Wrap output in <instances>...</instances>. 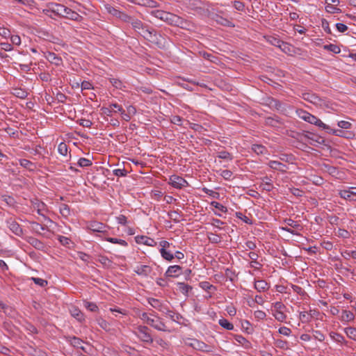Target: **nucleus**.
<instances>
[{"label": "nucleus", "mask_w": 356, "mask_h": 356, "mask_svg": "<svg viewBox=\"0 0 356 356\" xmlns=\"http://www.w3.org/2000/svg\"><path fill=\"white\" fill-rule=\"evenodd\" d=\"M339 194L340 197L343 199L348 200L350 201H356V198H353L352 195H350V191L349 188L341 190Z\"/></svg>", "instance_id": "nucleus-27"}, {"label": "nucleus", "mask_w": 356, "mask_h": 356, "mask_svg": "<svg viewBox=\"0 0 356 356\" xmlns=\"http://www.w3.org/2000/svg\"><path fill=\"white\" fill-rule=\"evenodd\" d=\"M209 241L212 243H219L221 242V237L216 234L209 233L208 235Z\"/></svg>", "instance_id": "nucleus-45"}, {"label": "nucleus", "mask_w": 356, "mask_h": 356, "mask_svg": "<svg viewBox=\"0 0 356 356\" xmlns=\"http://www.w3.org/2000/svg\"><path fill=\"white\" fill-rule=\"evenodd\" d=\"M324 49H327L330 51H332L334 54H339L341 51L340 48L337 45L334 44H330L325 45Z\"/></svg>", "instance_id": "nucleus-48"}, {"label": "nucleus", "mask_w": 356, "mask_h": 356, "mask_svg": "<svg viewBox=\"0 0 356 356\" xmlns=\"http://www.w3.org/2000/svg\"><path fill=\"white\" fill-rule=\"evenodd\" d=\"M267 41L268 43H270V44L275 46V47H280L281 43H282V40H280L279 38H277L274 36H269L267 39Z\"/></svg>", "instance_id": "nucleus-46"}, {"label": "nucleus", "mask_w": 356, "mask_h": 356, "mask_svg": "<svg viewBox=\"0 0 356 356\" xmlns=\"http://www.w3.org/2000/svg\"><path fill=\"white\" fill-rule=\"evenodd\" d=\"M297 114L300 119L306 122L309 113L302 109H298L297 110Z\"/></svg>", "instance_id": "nucleus-60"}, {"label": "nucleus", "mask_w": 356, "mask_h": 356, "mask_svg": "<svg viewBox=\"0 0 356 356\" xmlns=\"http://www.w3.org/2000/svg\"><path fill=\"white\" fill-rule=\"evenodd\" d=\"M85 307L90 312H97L98 310V307L95 303L86 302Z\"/></svg>", "instance_id": "nucleus-64"}, {"label": "nucleus", "mask_w": 356, "mask_h": 356, "mask_svg": "<svg viewBox=\"0 0 356 356\" xmlns=\"http://www.w3.org/2000/svg\"><path fill=\"white\" fill-rule=\"evenodd\" d=\"M60 213L64 218H67L70 215V209L68 205L61 204L59 207Z\"/></svg>", "instance_id": "nucleus-30"}, {"label": "nucleus", "mask_w": 356, "mask_h": 356, "mask_svg": "<svg viewBox=\"0 0 356 356\" xmlns=\"http://www.w3.org/2000/svg\"><path fill=\"white\" fill-rule=\"evenodd\" d=\"M97 261L107 268L110 267L112 264V261L107 257L103 255L98 256Z\"/></svg>", "instance_id": "nucleus-36"}, {"label": "nucleus", "mask_w": 356, "mask_h": 356, "mask_svg": "<svg viewBox=\"0 0 356 356\" xmlns=\"http://www.w3.org/2000/svg\"><path fill=\"white\" fill-rule=\"evenodd\" d=\"M284 223L287 227H282V229L293 235L297 234V233L294 231L293 229L297 230H301V225L297 222L291 218H286L284 220Z\"/></svg>", "instance_id": "nucleus-9"}, {"label": "nucleus", "mask_w": 356, "mask_h": 356, "mask_svg": "<svg viewBox=\"0 0 356 356\" xmlns=\"http://www.w3.org/2000/svg\"><path fill=\"white\" fill-rule=\"evenodd\" d=\"M344 332L347 337L350 339L356 341V328L353 327H348L344 329Z\"/></svg>", "instance_id": "nucleus-28"}, {"label": "nucleus", "mask_w": 356, "mask_h": 356, "mask_svg": "<svg viewBox=\"0 0 356 356\" xmlns=\"http://www.w3.org/2000/svg\"><path fill=\"white\" fill-rule=\"evenodd\" d=\"M1 200L5 202L8 205L12 206L15 203V200L13 197L9 195H2Z\"/></svg>", "instance_id": "nucleus-63"}, {"label": "nucleus", "mask_w": 356, "mask_h": 356, "mask_svg": "<svg viewBox=\"0 0 356 356\" xmlns=\"http://www.w3.org/2000/svg\"><path fill=\"white\" fill-rule=\"evenodd\" d=\"M88 228L93 232H104L106 226L102 222L93 221L88 225Z\"/></svg>", "instance_id": "nucleus-14"}, {"label": "nucleus", "mask_w": 356, "mask_h": 356, "mask_svg": "<svg viewBox=\"0 0 356 356\" xmlns=\"http://www.w3.org/2000/svg\"><path fill=\"white\" fill-rule=\"evenodd\" d=\"M58 151L60 154L66 156L68 152L67 145L65 143H60L58 146Z\"/></svg>", "instance_id": "nucleus-44"}, {"label": "nucleus", "mask_w": 356, "mask_h": 356, "mask_svg": "<svg viewBox=\"0 0 356 356\" xmlns=\"http://www.w3.org/2000/svg\"><path fill=\"white\" fill-rule=\"evenodd\" d=\"M181 268L178 265L170 266L166 270L165 275L167 277H177L181 274Z\"/></svg>", "instance_id": "nucleus-15"}, {"label": "nucleus", "mask_w": 356, "mask_h": 356, "mask_svg": "<svg viewBox=\"0 0 356 356\" xmlns=\"http://www.w3.org/2000/svg\"><path fill=\"white\" fill-rule=\"evenodd\" d=\"M106 241H108V242H110L111 243L119 244V245H122V246H127L128 245V243H127V242L126 241L122 240V239H120V238L108 237V238H106Z\"/></svg>", "instance_id": "nucleus-39"}, {"label": "nucleus", "mask_w": 356, "mask_h": 356, "mask_svg": "<svg viewBox=\"0 0 356 356\" xmlns=\"http://www.w3.org/2000/svg\"><path fill=\"white\" fill-rule=\"evenodd\" d=\"M152 16L155 17L170 25L177 26L182 29L186 28L188 22L181 17L161 10H154L150 12Z\"/></svg>", "instance_id": "nucleus-2"}, {"label": "nucleus", "mask_w": 356, "mask_h": 356, "mask_svg": "<svg viewBox=\"0 0 356 356\" xmlns=\"http://www.w3.org/2000/svg\"><path fill=\"white\" fill-rule=\"evenodd\" d=\"M199 286L202 289L207 292L216 291V287L207 281L200 282Z\"/></svg>", "instance_id": "nucleus-26"}, {"label": "nucleus", "mask_w": 356, "mask_h": 356, "mask_svg": "<svg viewBox=\"0 0 356 356\" xmlns=\"http://www.w3.org/2000/svg\"><path fill=\"white\" fill-rule=\"evenodd\" d=\"M64 17H66V18H68L70 19L74 20V21H80L81 19V16L79 13L71 10L69 8H67L66 14L65 15Z\"/></svg>", "instance_id": "nucleus-22"}, {"label": "nucleus", "mask_w": 356, "mask_h": 356, "mask_svg": "<svg viewBox=\"0 0 356 356\" xmlns=\"http://www.w3.org/2000/svg\"><path fill=\"white\" fill-rule=\"evenodd\" d=\"M92 161L86 158H81L78 161V165L80 167H88L92 165Z\"/></svg>", "instance_id": "nucleus-52"}, {"label": "nucleus", "mask_w": 356, "mask_h": 356, "mask_svg": "<svg viewBox=\"0 0 356 356\" xmlns=\"http://www.w3.org/2000/svg\"><path fill=\"white\" fill-rule=\"evenodd\" d=\"M302 98L316 106H321L323 103V100L321 97L312 92H303L302 94Z\"/></svg>", "instance_id": "nucleus-7"}, {"label": "nucleus", "mask_w": 356, "mask_h": 356, "mask_svg": "<svg viewBox=\"0 0 356 356\" xmlns=\"http://www.w3.org/2000/svg\"><path fill=\"white\" fill-rule=\"evenodd\" d=\"M218 157L228 161H232L233 159L232 155L227 151L219 152L218 153Z\"/></svg>", "instance_id": "nucleus-47"}, {"label": "nucleus", "mask_w": 356, "mask_h": 356, "mask_svg": "<svg viewBox=\"0 0 356 356\" xmlns=\"http://www.w3.org/2000/svg\"><path fill=\"white\" fill-rule=\"evenodd\" d=\"M337 125L344 129H349L352 127V124L350 122L345 121V120H341L339 121L337 123Z\"/></svg>", "instance_id": "nucleus-58"}, {"label": "nucleus", "mask_w": 356, "mask_h": 356, "mask_svg": "<svg viewBox=\"0 0 356 356\" xmlns=\"http://www.w3.org/2000/svg\"><path fill=\"white\" fill-rule=\"evenodd\" d=\"M13 94L19 98H25L27 96V92L22 89H15Z\"/></svg>", "instance_id": "nucleus-62"}, {"label": "nucleus", "mask_w": 356, "mask_h": 356, "mask_svg": "<svg viewBox=\"0 0 356 356\" xmlns=\"http://www.w3.org/2000/svg\"><path fill=\"white\" fill-rule=\"evenodd\" d=\"M291 47L289 43L282 41L279 48L284 53L289 54L291 51Z\"/></svg>", "instance_id": "nucleus-55"}, {"label": "nucleus", "mask_w": 356, "mask_h": 356, "mask_svg": "<svg viewBox=\"0 0 356 356\" xmlns=\"http://www.w3.org/2000/svg\"><path fill=\"white\" fill-rule=\"evenodd\" d=\"M284 312V311L273 312V316L279 322H284L286 319V315Z\"/></svg>", "instance_id": "nucleus-33"}, {"label": "nucleus", "mask_w": 356, "mask_h": 356, "mask_svg": "<svg viewBox=\"0 0 356 356\" xmlns=\"http://www.w3.org/2000/svg\"><path fill=\"white\" fill-rule=\"evenodd\" d=\"M6 225L9 229L18 236L23 234V229L21 226L12 218L6 220Z\"/></svg>", "instance_id": "nucleus-8"}, {"label": "nucleus", "mask_w": 356, "mask_h": 356, "mask_svg": "<svg viewBox=\"0 0 356 356\" xmlns=\"http://www.w3.org/2000/svg\"><path fill=\"white\" fill-rule=\"evenodd\" d=\"M269 286L268 284L263 280L255 281L254 282V289L258 292H264L268 289Z\"/></svg>", "instance_id": "nucleus-21"}, {"label": "nucleus", "mask_w": 356, "mask_h": 356, "mask_svg": "<svg viewBox=\"0 0 356 356\" xmlns=\"http://www.w3.org/2000/svg\"><path fill=\"white\" fill-rule=\"evenodd\" d=\"M31 207L37 211V213L42 216L45 220H49L50 219L47 218L45 215V213L47 211V205L42 201L38 200V199H33L31 201Z\"/></svg>", "instance_id": "nucleus-5"}, {"label": "nucleus", "mask_w": 356, "mask_h": 356, "mask_svg": "<svg viewBox=\"0 0 356 356\" xmlns=\"http://www.w3.org/2000/svg\"><path fill=\"white\" fill-rule=\"evenodd\" d=\"M325 10L329 13H339L341 12V9L328 3L325 6Z\"/></svg>", "instance_id": "nucleus-43"}, {"label": "nucleus", "mask_w": 356, "mask_h": 356, "mask_svg": "<svg viewBox=\"0 0 356 356\" xmlns=\"http://www.w3.org/2000/svg\"><path fill=\"white\" fill-rule=\"evenodd\" d=\"M233 6L236 10L243 11L245 9V4L239 1H234Z\"/></svg>", "instance_id": "nucleus-61"}, {"label": "nucleus", "mask_w": 356, "mask_h": 356, "mask_svg": "<svg viewBox=\"0 0 356 356\" xmlns=\"http://www.w3.org/2000/svg\"><path fill=\"white\" fill-rule=\"evenodd\" d=\"M273 309L272 312L284 311L286 306L282 302H276L273 304Z\"/></svg>", "instance_id": "nucleus-53"}, {"label": "nucleus", "mask_w": 356, "mask_h": 356, "mask_svg": "<svg viewBox=\"0 0 356 356\" xmlns=\"http://www.w3.org/2000/svg\"><path fill=\"white\" fill-rule=\"evenodd\" d=\"M220 176L225 180H230L232 177L233 173L229 170H223L220 171Z\"/></svg>", "instance_id": "nucleus-56"}, {"label": "nucleus", "mask_w": 356, "mask_h": 356, "mask_svg": "<svg viewBox=\"0 0 356 356\" xmlns=\"http://www.w3.org/2000/svg\"><path fill=\"white\" fill-rule=\"evenodd\" d=\"M252 150L259 155L265 154L266 148L261 145L254 144L252 146Z\"/></svg>", "instance_id": "nucleus-38"}, {"label": "nucleus", "mask_w": 356, "mask_h": 356, "mask_svg": "<svg viewBox=\"0 0 356 356\" xmlns=\"http://www.w3.org/2000/svg\"><path fill=\"white\" fill-rule=\"evenodd\" d=\"M219 325L222 327L223 328L227 330H232L234 329V325L231 323H229L227 319L225 318H221L218 321Z\"/></svg>", "instance_id": "nucleus-34"}, {"label": "nucleus", "mask_w": 356, "mask_h": 356, "mask_svg": "<svg viewBox=\"0 0 356 356\" xmlns=\"http://www.w3.org/2000/svg\"><path fill=\"white\" fill-rule=\"evenodd\" d=\"M31 226L33 230H35L37 233L40 234L41 231H44L46 229V227L42 226L38 222H32Z\"/></svg>", "instance_id": "nucleus-54"}, {"label": "nucleus", "mask_w": 356, "mask_h": 356, "mask_svg": "<svg viewBox=\"0 0 356 356\" xmlns=\"http://www.w3.org/2000/svg\"><path fill=\"white\" fill-rule=\"evenodd\" d=\"M326 130H327V133L333 134V135L337 136L346 137V138L348 137V136H346L347 132H345L344 131H342L341 129H331L329 127V129H327Z\"/></svg>", "instance_id": "nucleus-35"}, {"label": "nucleus", "mask_w": 356, "mask_h": 356, "mask_svg": "<svg viewBox=\"0 0 356 356\" xmlns=\"http://www.w3.org/2000/svg\"><path fill=\"white\" fill-rule=\"evenodd\" d=\"M275 346L279 348L286 350L288 348V343L286 341L281 339H277L275 341Z\"/></svg>", "instance_id": "nucleus-42"}, {"label": "nucleus", "mask_w": 356, "mask_h": 356, "mask_svg": "<svg viewBox=\"0 0 356 356\" xmlns=\"http://www.w3.org/2000/svg\"><path fill=\"white\" fill-rule=\"evenodd\" d=\"M211 205L213 207H215L216 209H217L218 211L222 212V213H227V209L226 207H225L224 205H222V204L218 202H216V201H213L211 202Z\"/></svg>", "instance_id": "nucleus-49"}, {"label": "nucleus", "mask_w": 356, "mask_h": 356, "mask_svg": "<svg viewBox=\"0 0 356 356\" xmlns=\"http://www.w3.org/2000/svg\"><path fill=\"white\" fill-rule=\"evenodd\" d=\"M105 9L107 11L108 13L112 15L113 16L118 18L120 16V14L121 11L116 9L115 8L113 7L112 6L109 4L105 5Z\"/></svg>", "instance_id": "nucleus-29"}, {"label": "nucleus", "mask_w": 356, "mask_h": 356, "mask_svg": "<svg viewBox=\"0 0 356 356\" xmlns=\"http://www.w3.org/2000/svg\"><path fill=\"white\" fill-rule=\"evenodd\" d=\"M27 241L30 245H31L37 250H43L45 248L44 244L36 238L29 237Z\"/></svg>", "instance_id": "nucleus-18"}, {"label": "nucleus", "mask_w": 356, "mask_h": 356, "mask_svg": "<svg viewBox=\"0 0 356 356\" xmlns=\"http://www.w3.org/2000/svg\"><path fill=\"white\" fill-rule=\"evenodd\" d=\"M169 184L174 188L181 189L188 186V184L186 179L177 175H172L169 178Z\"/></svg>", "instance_id": "nucleus-6"}, {"label": "nucleus", "mask_w": 356, "mask_h": 356, "mask_svg": "<svg viewBox=\"0 0 356 356\" xmlns=\"http://www.w3.org/2000/svg\"><path fill=\"white\" fill-rule=\"evenodd\" d=\"M45 58L51 64L56 66H60L63 64V60L61 57L58 56L54 52L47 51L44 54Z\"/></svg>", "instance_id": "nucleus-10"}, {"label": "nucleus", "mask_w": 356, "mask_h": 356, "mask_svg": "<svg viewBox=\"0 0 356 356\" xmlns=\"http://www.w3.org/2000/svg\"><path fill=\"white\" fill-rule=\"evenodd\" d=\"M148 303L154 308L156 309H159L163 302H161L159 300L155 299L153 298H149L147 300Z\"/></svg>", "instance_id": "nucleus-40"}, {"label": "nucleus", "mask_w": 356, "mask_h": 356, "mask_svg": "<svg viewBox=\"0 0 356 356\" xmlns=\"http://www.w3.org/2000/svg\"><path fill=\"white\" fill-rule=\"evenodd\" d=\"M31 280L33 281V282L37 284V285H39L42 287H44L45 286L47 285L48 282L47 280H43L42 278H39V277H31Z\"/></svg>", "instance_id": "nucleus-57"}, {"label": "nucleus", "mask_w": 356, "mask_h": 356, "mask_svg": "<svg viewBox=\"0 0 356 356\" xmlns=\"http://www.w3.org/2000/svg\"><path fill=\"white\" fill-rule=\"evenodd\" d=\"M306 122L312 124H314L322 129H329L328 125L323 123L320 119H318L317 117L311 113H309V115H307V119Z\"/></svg>", "instance_id": "nucleus-12"}, {"label": "nucleus", "mask_w": 356, "mask_h": 356, "mask_svg": "<svg viewBox=\"0 0 356 356\" xmlns=\"http://www.w3.org/2000/svg\"><path fill=\"white\" fill-rule=\"evenodd\" d=\"M191 346L195 349L202 352L210 353L212 351V347L211 346H209L204 342L198 340H194L193 342L191 343Z\"/></svg>", "instance_id": "nucleus-13"}, {"label": "nucleus", "mask_w": 356, "mask_h": 356, "mask_svg": "<svg viewBox=\"0 0 356 356\" xmlns=\"http://www.w3.org/2000/svg\"><path fill=\"white\" fill-rule=\"evenodd\" d=\"M67 10V7L63 6V5H61V4H58L56 6V8H55V11L60 15L64 17L65 15L66 14V11Z\"/></svg>", "instance_id": "nucleus-50"}, {"label": "nucleus", "mask_w": 356, "mask_h": 356, "mask_svg": "<svg viewBox=\"0 0 356 356\" xmlns=\"http://www.w3.org/2000/svg\"><path fill=\"white\" fill-rule=\"evenodd\" d=\"M101 111H102V114L107 116H111L113 112H118L117 109L113 107H111V108L107 107H102Z\"/></svg>", "instance_id": "nucleus-59"}, {"label": "nucleus", "mask_w": 356, "mask_h": 356, "mask_svg": "<svg viewBox=\"0 0 356 356\" xmlns=\"http://www.w3.org/2000/svg\"><path fill=\"white\" fill-rule=\"evenodd\" d=\"M330 337L332 339H333L337 343L346 342L345 338L341 334H339L337 332H331L330 333Z\"/></svg>", "instance_id": "nucleus-32"}, {"label": "nucleus", "mask_w": 356, "mask_h": 356, "mask_svg": "<svg viewBox=\"0 0 356 356\" xmlns=\"http://www.w3.org/2000/svg\"><path fill=\"white\" fill-rule=\"evenodd\" d=\"M152 270V267L148 265H138L134 270L137 275L143 277H147L151 273Z\"/></svg>", "instance_id": "nucleus-11"}, {"label": "nucleus", "mask_w": 356, "mask_h": 356, "mask_svg": "<svg viewBox=\"0 0 356 356\" xmlns=\"http://www.w3.org/2000/svg\"><path fill=\"white\" fill-rule=\"evenodd\" d=\"M67 340L74 347L83 349L82 346L83 341L81 339L76 337H67Z\"/></svg>", "instance_id": "nucleus-23"}, {"label": "nucleus", "mask_w": 356, "mask_h": 356, "mask_svg": "<svg viewBox=\"0 0 356 356\" xmlns=\"http://www.w3.org/2000/svg\"><path fill=\"white\" fill-rule=\"evenodd\" d=\"M108 79L110 83L115 88L122 90L123 88H124V86L121 80L115 78H109Z\"/></svg>", "instance_id": "nucleus-37"}, {"label": "nucleus", "mask_w": 356, "mask_h": 356, "mask_svg": "<svg viewBox=\"0 0 356 356\" xmlns=\"http://www.w3.org/2000/svg\"><path fill=\"white\" fill-rule=\"evenodd\" d=\"M19 164L27 169L31 170L32 168L34 166V164L30 161L29 160L23 159L19 160Z\"/></svg>", "instance_id": "nucleus-51"}, {"label": "nucleus", "mask_w": 356, "mask_h": 356, "mask_svg": "<svg viewBox=\"0 0 356 356\" xmlns=\"http://www.w3.org/2000/svg\"><path fill=\"white\" fill-rule=\"evenodd\" d=\"M354 318L355 316L353 312H351L350 311L343 310L341 316V320L342 321L349 322L353 321Z\"/></svg>", "instance_id": "nucleus-25"}, {"label": "nucleus", "mask_w": 356, "mask_h": 356, "mask_svg": "<svg viewBox=\"0 0 356 356\" xmlns=\"http://www.w3.org/2000/svg\"><path fill=\"white\" fill-rule=\"evenodd\" d=\"M140 318L141 320L145 321L146 323L153 327L154 329L159 331H165L166 326L163 323L159 318H152L149 316V315L143 312L140 315Z\"/></svg>", "instance_id": "nucleus-3"}, {"label": "nucleus", "mask_w": 356, "mask_h": 356, "mask_svg": "<svg viewBox=\"0 0 356 356\" xmlns=\"http://www.w3.org/2000/svg\"><path fill=\"white\" fill-rule=\"evenodd\" d=\"M135 334L143 342L152 343L153 338L150 334V330L147 326H138L134 331Z\"/></svg>", "instance_id": "nucleus-4"}, {"label": "nucleus", "mask_w": 356, "mask_h": 356, "mask_svg": "<svg viewBox=\"0 0 356 356\" xmlns=\"http://www.w3.org/2000/svg\"><path fill=\"white\" fill-rule=\"evenodd\" d=\"M177 286V290L186 296H188L189 291L193 289L191 286L185 284L184 282H178Z\"/></svg>", "instance_id": "nucleus-20"}, {"label": "nucleus", "mask_w": 356, "mask_h": 356, "mask_svg": "<svg viewBox=\"0 0 356 356\" xmlns=\"http://www.w3.org/2000/svg\"><path fill=\"white\" fill-rule=\"evenodd\" d=\"M134 17H134V16H130L123 12H121L118 19H120V20H122L124 22L129 23L131 24L132 19H134Z\"/></svg>", "instance_id": "nucleus-41"}, {"label": "nucleus", "mask_w": 356, "mask_h": 356, "mask_svg": "<svg viewBox=\"0 0 356 356\" xmlns=\"http://www.w3.org/2000/svg\"><path fill=\"white\" fill-rule=\"evenodd\" d=\"M131 27L146 40L161 47L163 38L156 29L134 17L131 22Z\"/></svg>", "instance_id": "nucleus-1"}, {"label": "nucleus", "mask_w": 356, "mask_h": 356, "mask_svg": "<svg viewBox=\"0 0 356 356\" xmlns=\"http://www.w3.org/2000/svg\"><path fill=\"white\" fill-rule=\"evenodd\" d=\"M260 188L268 192L271 191L273 188L272 180L268 177H264L262 178V182L260 184Z\"/></svg>", "instance_id": "nucleus-19"}, {"label": "nucleus", "mask_w": 356, "mask_h": 356, "mask_svg": "<svg viewBox=\"0 0 356 356\" xmlns=\"http://www.w3.org/2000/svg\"><path fill=\"white\" fill-rule=\"evenodd\" d=\"M110 107H113V108L117 109V111L120 113L122 118L124 120H125V121L130 120L131 114H129V112L126 113L125 111L122 107V106H120V104H118L117 103H113L110 105Z\"/></svg>", "instance_id": "nucleus-16"}, {"label": "nucleus", "mask_w": 356, "mask_h": 356, "mask_svg": "<svg viewBox=\"0 0 356 356\" xmlns=\"http://www.w3.org/2000/svg\"><path fill=\"white\" fill-rule=\"evenodd\" d=\"M161 254V257L167 260V261H172L174 258H175V256L172 253H171L170 252H168L164 248H161L160 250H159Z\"/></svg>", "instance_id": "nucleus-31"}, {"label": "nucleus", "mask_w": 356, "mask_h": 356, "mask_svg": "<svg viewBox=\"0 0 356 356\" xmlns=\"http://www.w3.org/2000/svg\"><path fill=\"white\" fill-rule=\"evenodd\" d=\"M270 168L274 170L284 171L285 165L277 161H270L268 163Z\"/></svg>", "instance_id": "nucleus-24"}, {"label": "nucleus", "mask_w": 356, "mask_h": 356, "mask_svg": "<svg viewBox=\"0 0 356 356\" xmlns=\"http://www.w3.org/2000/svg\"><path fill=\"white\" fill-rule=\"evenodd\" d=\"M136 242L138 243L147 245L148 246H154L156 244V241L153 238L145 236H137Z\"/></svg>", "instance_id": "nucleus-17"}]
</instances>
